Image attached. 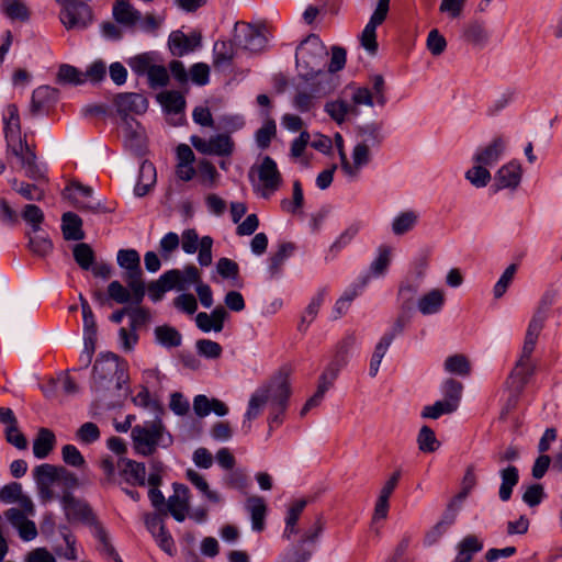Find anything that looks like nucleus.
Returning a JSON list of instances; mask_svg holds the SVG:
<instances>
[{
	"mask_svg": "<svg viewBox=\"0 0 562 562\" xmlns=\"http://www.w3.org/2000/svg\"><path fill=\"white\" fill-rule=\"evenodd\" d=\"M55 435L47 428H41L33 441V453L37 459H45L54 449Z\"/></svg>",
	"mask_w": 562,
	"mask_h": 562,
	"instance_id": "4c0bfd02",
	"label": "nucleus"
},
{
	"mask_svg": "<svg viewBox=\"0 0 562 562\" xmlns=\"http://www.w3.org/2000/svg\"><path fill=\"white\" fill-rule=\"evenodd\" d=\"M114 105L119 115L125 120L131 114L145 113L148 109V101L143 94L123 92L115 95Z\"/></svg>",
	"mask_w": 562,
	"mask_h": 562,
	"instance_id": "4468645a",
	"label": "nucleus"
},
{
	"mask_svg": "<svg viewBox=\"0 0 562 562\" xmlns=\"http://www.w3.org/2000/svg\"><path fill=\"white\" fill-rule=\"evenodd\" d=\"M357 338L355 334H348L345 336L336 347V352L333 360L337 361L342 366H347L350 357V351L356 346Z\"/></svg>",
	"mask_w": 562,
	"mask_h": 562,
	"instance_id": "5fc2aeb1",
	"label": "nucleus"
},
{
	"mask_svg": "<svg viewBox=\"0 0 562 562\" xmlns=\"http://www.w3.org/2000/svg\"><path fill=\"white\" fill-rule=\"evenodd\" d=\"M521 180V167L516 161L504 165L495 175V183L498 190L515 189Z\"/></svg>",
	"mask_w": 562,
	"mask_h": 562,
	"instance_id": "bb28decb",
	"label": "nucleus"
},
{
	"mask_svg": "<svg viewBox=\"0 0 562 562\" xmlns=\"http://www.w3.org/2000/svg\"><path fill=\"white\" fill-rule=\"evenodd\" d=\"M69 475L63 467H56L49 463H43L34 468L33 477L36 486H53L55 482Z\"/></svg>",
	"mask_w": 562,
	"mask_h": 562,
	"instance_id": "5701e85b",
	"label": "nucleus"
},
{
	"mask_svg": "<svg viewBox=\"0 0 562 562\" xmlns=\"http://www.w3.org/2000/svg\"><path fill=\"white\" fill-rule=\"evenodd\" d=\"M61 505L65 510V515L69 521H82L90 528H92L95 524L99 522L91 507L87 503L77 499L70 493L64 494V496L61 497Z\"/></svg>",
	"mask_w": 562,
	"mask_h": 562,
	"instance_id": "f8f14e48",
	"label": "nucleus"
},
{
	"mask_svg": "<svg viewBox=\"0 0 562 562\" xmlns=\"http://www.w3.org/2000/svg\"><path fill=\"white\" fill-rule=\"evenodd\" d=\"M156 182V169L153 164L144 161L139 168L138 181L134 188L137 196H144Z\"/></svg>",
	"mask_w": 562,
	"mask_h": 562,
	"instance_id": "a19ab883",
	"label": "nucleus"
},
{
	"mask_svg": "<svg viewBox=\"0 0 562 562\" xmlns=\"http://www.w3.org/2000/svg\"><path fill=\"white\" fill-rule=\"evenodd\" d=\"M463 502L464 501L459 499L458 497L454 496L448 503L447 508L441 516V519L426 535L425 541L427 544L430 546L435 543L454 524Z\"/></svg>",
	"mask_w": 562,
	"mask_h": 562,
	"instance_id": "dca6fc26",
	"label": "nucleus"
},
{
	"mask_svg": "<svg viewBox=\"0 0 562 562\" xmlns=\"http://www.w3.org/2000/svg\"><path fill=\"white\" fill-rule=\"evenodd\" d=\"M327 57V47L316 34H310L296 47L295 61L299 76L306 82L316 80L313 88L315 93L328 91Z\"/></svg>",
	"mask_w": 562,
	"mask_h": 562,
	"instance_id": "f03ea898",
	"label": "nucleus"
},
{
	"mask_svg": "<svg viewBox=\"0 0 562 562\" xmlns=\"http://www.w3.org/2000/svg\"><path fill=\"white\" fill-rule=\"evenodd\" d=\"M445 369L453 374L468 375L470 372V363L463 355H453L446 359Z\"/></svg>",
	"mask_w": 562,
	"mask_h": 562,
	"instance_id": "e2e57ef3",
	"label": "nucleus"
},
{
	"mask_svg": "<svg viewBox=\"0 0 562 562\" xmlns=\"http://www.w3.org/2000/svg\"><path fill=\"white\" fill-rule=\"evenodd\" d=\"M361 228L362 222L353 221L339 234L329 248V255L333 259L355 239Z\"/></svg>",
	"mask_w": 562,
	"mask_h": 562,
	"instance_id": "c9c22d12",
	"label": "nucleus"
},
{
	"mask_svg": "<svg viewBox=\"0 0 562 562\" xmlns=\"http://www.w3.org/2000/svg\"><path fill=\"white\" fill-rule=\"evenodd\" d=\"M390 346H391L390 338L381 337V339L376 344L374 352L371 357L370 368H369L370 376L374 378L378 374L382 359L385 356Z\"/></svg>",
	"mask_w": 562,
	"mask_h": 562,
	"instance_id": "052dcab7",
	"label": "nucleus"
},
{
	"mask_svg": "<svg viewBox=\"0 0 562 562\" xmlns=\"http://www.w3.org/2000/svg\"><path fill=\"white\" fill-rule=\"evenodd\" d=\"M418 221V214L414 211L400 213L392 222V232L401 236L412 231Z\"/></svg>",
	"mask_w": 562,
	"mask_h": 562,
	"instance_id": "de8ad7c7",
	"label": "nucleus"
},
{
	"mask_svg": "<svg viewBox=\"0 0 562 562\" xmlns=\"http://www.w3.org/2000/svg\"><path fill=\"white\" fill-rule=\"evenodd\" d=\"M234 42L217 41L213 46V64L216 68L228 66L235 57Z\"/></svg>",
	"mask_w": 562,
	"mask_h": 562,
	"instance_id": "37998d69",
	"label": "nucleus"
},
{
	"mask_svg": "<svg viewBox=\"0 0 562 562\" xmlns=\"http://www.w3.org/2000/svg\"><path fill=\"white\" fill-rule=\"evenodd\" d=\"M228 316V313L223 306L215 307L211 314L205 312H201L196 315L195 322L196 326L204 333H209L214 330L216 333L221 331L224 326V321Z\"/></svg>",
	"mask_w": 562,
	"mask_h": 562,
	"instance_id": "a878e982",
	"label": "nucleus"
},
{
	"mask_svg": "<svg viewBox=\"0 0 562 562\" xmlns=\"http://www.w3.org/2000/svg\"><path fill=\"white\" fill-rule=\"evenodd\" d=\"M131 69L138 76L147 75L155 65L154 53H143L128 59Z\"/></svg>",
	"mask_w": 562,
	"mask_h": 562,
	"instance_id": "864d4df0",
	"label": "nucleus"
},
{
	"mask_svg": "<svg viewBox=\"0 0 562 562\" xmlns=\"http://www.w3.org/2000/svg\"><path fill=\"white\" fill-rule=\"evenodd\" d=\"M23 220L32 226V234L40 233L41 224L44 221L42 210L35 204H27L22 213Z\"/></svg>",
	"mask_w": 562,
	"mask_h": 562,
	"instance_id": "338daca9",
	"label": "nucleus"
},
{
	"mask_svg": "<svg viewBox=\"0 0 562 562\" xmlns=\"http://www.w3.org/2000/svg\"><path fill=\"white\" fill-rule=\"evenodd\" d=\"M61 228L65 239L81 240L85 237L81 218L72 213L66 212L61 216Z\"/></svg>",
	"mask_w": 562,
	"mask_h": 562,
	"instance_id": "e433bc0d",
	"label": "nucleus"
},
{
	"mask_svg": "<svg viewBox=\"0 0 562 562\" xmlns=\"http://www.w3.org/2000/svg\"><path fill=\"white\" fill-rule=\"evenodd\" d=\"M116 259L117 265L125 270L124 279L133 292L135 303H140L145 296V284L139 254L135 249H121Z\"/></svg>",
	"mask_w": 562,
	"mask_h": 562,
	"instance_id": "423d86ee",
	"label": "nucleus"
},
{
	"mask_svg": "<svg viewBox=\"0 0 562 562\" xmlns=\"http://www.w3.org/2000/svg\"><path fill=\"white\" fill-rule=\"evenodd\" d=\"M445 303V291L441 289H431L417 300L416 306L422 315L429 316L440 313Z\"/></svg>",
	"mask_w": 562,
	"mask_h": 562,
	"instance_id": "4be33fe9",
	"label": "nucleus"
},
{
	"mask_svg": "<svg viewBox=\"0 0 562 562\" xmlns=\"http://www.w3.org/2000/svg\"><path fill=\"white\" fill-rule=\"evenodd\" d=\"M7 146L8 150L20 160L21 167L25 169V175L29 178L34 180L43 178V173L36 165V156L23 138L16 140L15 144L9 143Z\"/></svg>",
	"mask_w": 562,
	"mask_h": 562,
	"instance_id": "ddd939ff",
	"label": "nucleus"
},
{
	"mask_svg": "<svg viewBox=\"0 0 562 562\" xmlns=\"http://www.w3.org/2000/svg\"><path fill=\"white\" fill-rule=\"evenodd\" d=\"M58 82L81 85L85 82V74L70 65H61L57 74Z\"/></svg>",
	"mask_w": 562,
	"mask_h": 562,
	"instance_id": "680f3d73",
	"label": "nucleus"
},
{
	"mask_svg": "<svg viewBox=\"0 0 562 562\" xmlns=\"http://www.w3.org/2000/svg\"><path fill=\"white\" fill-rule=\"evenodd\" d=\"M295 249L296 246L290 241L279 245L277 252L269 258L268 271L271 278L281 273L284 262L294 254Z\"/></svg>",
	"mask_w": 562,
	"mask_h": 562,
	"instance_id": "72a5a7b5",
	"label": "nucleus"
},
{
	"mask_svg": "<svg viewBox=\"0 0 562 562\" xmlns=\"http://www.w3.org/2000/svg\"><path fill=\"white\" fill-rule=\"evenodd\" d=\"M91 532L98 541V551L102 555L113 559L115 562H123L111 541L109 532L100 521L91 528Z\"/></svg>",
	"mask_w": 562,
	"mask_h": 562,
	"instance_id": "473e14b6",
	"label": "nucleus"
},
{
	"mask_svg": "<svg viewBox=\"0 0 562 562\" xmlns=\"http://www.w3.org/2000/svg\"><path fill=\"white\" fill-rule=\"evenodd\" d=\"M390 262L391 249L389 247L382 246L378 250L376 258L371 262L370 270L376 277L383 276L386 272Z\"/></svg>",
	"mask_w": 562,
	"mask_h": 562,
	"instance_id": "69168bd1",
	"label": "nucleus"
},
{
	"mask_svg": "<svg viewBox=\"0 0 562 562\" xmlns=\"http://www.w3.org/2000/svg\"><path fill=\"white\" fill-rule=\"evenodd\" d=\"M325 111L338 124L345 122L347 115L351 111L356 112V110L351 105L341 100L328 102L325 105Z\"/></svg>",
	"mask_w": 562,
	"mask_h": 562,
	"instance_id": "13d9d810",
	"label": "nucleus"
},
{
	"mask_svg": "<svg viewBox=\"0 0 562 562\" xmlns=\"http://www.w3.org/2000/svg\"><path fill=\"white\" fill-rule=\"evenodd\" d=\"M29 246L34 255L44 257L53 249L52 241L41 232L30 236Z\"/></svg>",
	"mask_w": 562,
	"mask_h": 562,
	"instance_id": "0e129e2a",
	"label": "nucleus"
},
{
	"mask_svg": "<svg viewBox=\"0 0 562 562\" xmlns=\"http://www.w3.org/2000/svg\"><path fill=\"white\" fill-rule=\"evenodd\" d=\"M155 337L158 344L166 348H173L181 345V334L171 326L162 325L155 328Z\"/></svg>",
	"mask_w": 562,
	"mask_h": 562,
	"instance_id": "49530a36",
	"label": "nucleus"
},
{
	"mask_svg": "<svg viewBox=\"0 0 562 562\" xmlns=\"http://www.w3.org/2000/svg\"><path fill=\"white\" fill-rule=\"evenodd\" d=\"M246 508L250 513L251 527L256 531H261L265 527V517L267 506L262 497L251 496L246 502Z\"/></svg>",
	"mask_w": 562,
	"mask_h": 562,
	"instance_id": "58836bf2",
	"label": "nucleus"
},
{
	"mask_svg": "<svg viewBox=\"0 0 562 562\" xmlns=\"http://www.w3.org/2000/svg\"><path fill=\"white\" fill-rule=\"evenodd\" d=\"M372 91L366 87L355 88L351 100L356 105L384 106L387 102L385 95V81L382 75L376 74L371 77Z\"/></svg>",
	"mask_w": 562,
	"mask_h": 562,
	"instance_id": "9d476101",
	"label": "nucleus"
},
{
	"mask_svg": "<svg viewBox=\"0 0 562 562\" xmlns=\"http://www.w3.org/2000/svg\"><path fill=\"white\" fill-rule=\"evenodd\" d=\"M92 189L80 182H71L63 191L64 199L69 200L77 209L88 211L93 214L112 213L114 205H105L102 202L82 201L79 198H91Z\"/></svg>",
	"mask_w": 562,
	"mask_h": 562,
	"instance_id": "1a4fd4ad",
	"label": "nucleus"
},
{
	"mask_svg": "<svg viewBox=\"0 0 562 562\" xmlns=\"http://www.w3.org/2000/svg\"><path fill=\"white\" fill-rule=\"evenodd\" d=\"M233 42L236 46L245 50L259 53L266 48L268 43L266 27L262 25L256 26L246 22H236Z\"/></svg>",
	"mask_w": 562,
	"mask_h": 562,
	"instance_id": "0eeeda50",
	"label": "nucleus"
},
{
	"mask_svg": "<svg viewBox=\"0 0 562 562\" xmlns=\"http://www.w3.org/2000/svg\"><path fill=\"white\" fill-rule=\"evenodd\" d=\"M199 35L188 36L181 31H175L169 35L168 45L173 56H184L200 46Z\"/></svg>",
	"mask_w": 562,
	"mask_h": 562,
	"instance_id": "b1692460",
	"label": "nucleus"
},
{
	"mask_svg": "<svg viewBox=\"0 0 562 562\" xmlns=\"http://www.w3.org/2000/svg\"><path fill=\"white\" fill-rule=\"evenodd\" d=\"M291 394L289 374L285 371L277 372L268 382L261 384L250 395L247 411L244 415L241 428L247 434L251 429V422L258 418L263 408L270 405L271 416L269 418L270 428L274 424L279 425L286 407Z\"/></svg>",
	"mask_w": 562,
	"mask_h": 562,
	"instance_id": "f257e3e1",
	"label": "nucleus"
},
{
	"mask_svg": "<svg viewBox=\"0 0 562 562\" xmlns=\"http://www.w3.org/2000/svg\"><path fill=\"white\" fill-rule=\"evenodd\" d=\"M119 476L131 485L145 486L146 468L144 463L131 460L120 459L117 462Z\"/></svg>",
	"mask_w": 562,
	"mask_h": 562,
	"instance_id": "412c9836",
	"label": "nucleus"
},
{
	"mask_svg": "<svg viewBox=\"0 0 562 562\" xmlns=\"http://www.w3.org/2000/svg\"><path fill=\"white\" fill-rule=\"evenodd\" d=\"M0 501L4 504L18 503L19 506L24 508L30 515L35 514V506L32 498L23 493L22 484L19 482L5 484L0 490Z\"/></svg>",
	"mask_w": 562,
	"mask_h": 562,
	"instance_id": "aec40b11",
	"label": "nucleus"
},
{
	"mask_svg": "<svg viewBox=\"0 0 562 562\" xmlns=\"http://www.w3.org/2000/svg\"><path fill=\"white\" fill-rule=\"evenodd\" d=\"M175 274L176 272H164L158 280L149 283L148 294L154 302L160 301L167 291L172 290L170 281H172L171 277Z\"/></svg>",
	"mask_w": 562,
	"mask_h": 562,
	"instance_id": "09e8293b",
	"label": "nucleus"
},
{
	"mask_svg": "<svg viewBox=\"0 0 562 562\" xmlns=\"http://www.w3.org/2000/svg\"><path fill=\"white\" fill-rule=\"evenodd\" d=\"M190 491L180 483H173V494L167 501L170 515L179 522L184 521L189 514Z\"/></svg>",
	"mask_w": 562,
	"mask_h": 562,
	"instance_id": "f3484780",
	"label": "nucleus"
},
{
	"mask_svg": "<svg viewBox=\"0 0 562 562\" xmlns=\"http://www.w3.org/2000/svg\"><path fill=\"white\" fill-rule=\"evenodd\" d=\"M75 261L82 270H90L94 262V252L90 245L80 243L72 249Z\"/></svg>",
	"mask_w": 562,
	"mask_h": 562,
	"instance_id": "603ef678",
	"label": "nucleus"
},
{
	"mask_svg": "<svg viewBox=\"0 0 562 562\" xmlns=\"http://www.w3.org/2000/svg\"><path fill=\"white\" fill-rule=\"evenodd\" d=\"M258 178L260 184L258 186L257 190L265 199L274 193L282 183V177L277 167V164L269 156H266L258 167Z\"/></svg>",
	"mask_w": 562,
	"mask_h": 562,
	"instance_id": "9b49d317",
	"label": "nucleus"
},
{
	"mask_svg": "<svg viewBox=\"0 0 562 562\" xmlns=\"http://www.w3.org/2000/svg\"><path fill=\"white\" fill-rule=\"evenodd\" d=\"M326 295H327V289L326 288H322L311 299V302L308 303V305L304 310V312H303V314L301 316V319L299 322V325H297V330L299 331L306 333V330L308 329L310 325L316 318V316H317V314L319 312V308H321L322 304L325 301Z\"/></svg>",
	"mask_w": 562,
	"mask_h": 562,
	"instance_id": "c756f323",
	"label": "nucleus"
},
{
	"mask_svg": "<svg viewBox=\"0 0 562 562\" xmlns=\"http://www.w3.org/2000/svg\"><path fill=\"white\" fill-rule=\"evenodd\" d=\"M186 476L204 495V497L209 502L213 504H220L222 502L221 494L216 491L211 490L209 483L199 472L192 469H188L186 472Z\"/></svg>",
	"mask_w": 562,
	"mask_h": 562,
	"instance_id": "c03bdc74",
	"label": "nucleus"
},
{
	"mask_svg": "<svg viewBox=\"0 0 562 562\" xmlns=\"http://www.w3.org/2000/svg\"><path fill=\"white\" fill-rule=\"evenodd\" d=\"M145 526L156 540L159 548L169 555H173L176 548L170 532L166 529L162 518L156 514L145 516Z\"/></svg>",
	"mask_w": 562,
	"mask_h": 562,
	"instance_id": "2eb2a0df",
	"label": "nucleus"
},
{
	"mask_svg": "<svg viewBox=\"0 0 562 562\" xmlns=\"http://www.w3.org/2000/svg\"><path fill=\"white\" fill-rule=\"evenodd\" d=\"M3 123L7 144H15L16 140L22 138L20 115L18 106L15 104L7 105L3 113Z\"/></svg>",
	"mask_w": 562,
	"mask_h": 562,
	"instance_id": "c85d7f7f",
	"label": "nucleus"
},
{
	"mask_svg": "<svg viewBox=\"0 0 562 562\" xmlns=\"http://www.w3.org/2000/svg\"><path fill=\"white\" fill-rule=\"evenodd\" d=\"M463 40L474 47H484L490 40V32L482 21H471L464 25Z\"/></svg>",
	"mask_w": 562,
	"mask_h": 562,
	"instance_id": "cd10ccee",
	"label": "nucleus"
},
{
	"mask_svg": "<svg viewBox=\"0 0 562 562\" xmlns=\"http://www.w3.org/2000/svg\"><path fill=\"white\" fill-rule=\"evenodd\" d=\"M355 134L356 144L352 148L351 157L355 159V167L360 166L362 170L372 160L371 149L379 147L384 139L382 124L371 122L360 125L356 128Z\"/></svg>",
	"mask_w": 562,
	"mask_h": 562,
	"instance_id": "39448f33",
	"label": "nucleus"
},
{
	"mask_svg": "<svg viewBox=\"0 0 562 562\" xmlns=\"http://www.w3.org/2000/svg\"><path fill=\"white\" fill-rule=\"evenodd\" d=\"M506 148V142L503 137H495L490 144L480 147L474 154L472 160L486 168L495 166L502 158Z\"/></svg>",
	"mask_w": 562,
	"mask_h": 562,
	"instance_id": "6ab92c4d",
	"label": "nucleus"
},
{
	"mask_svg": "<svg viewBox=\"0 0 562 562\" xmlns=\"http://www.w3.org/2000/svg\"><path fill=\"white\" fill-rule=\"evenodd\" d=\"M483 549L482 541L474 535L464 537L458 544V553L453 561L471 562L473 554Z\"/></svg>",
	"mask_w": 562,
	"mask_h": 562,
	"instance_id": "79ce46f5",
	"label": "nucleus"
},
{
	"mask_svg": "<svg viewBox=\"0 0 562 562\" xmlns=\"http://www.w3.org/2000/svg\"><path fill=\"white\" fill-rule=\"evenodd\" d=\"M113 382L116 389H122L127 382L126 363L114 353L100 356L93 366L92 387L102 391Z\"/></svg>",
	"mask_w": 562,
	"mask_h": 562,
	"instance_id": "20e7f679",
	"label": "nucleus"
},
{
	"mask_svg": "<svg viewBox=\"0 0 562 562\" xmlns=\"http://www.w3.org/2000/svg\"><path fill=\"white\" fill-rule=\"evenodd\" d=\"M544 324V316L540 313H537L532 316L531 321L529 322L525 341L521 350L520 358L517 362V367H527L528 362L531 358V355L535 350L538 337L543 328Z\"/></svg>",
	"mask_w": 562,
	"mask_h": 562,
	"instance_id": "a211bd4d",
	"label": "nucleus"
},
{
	"mask_svg": "<svg viewBox=\"0 0 562 562\" xmlns=\"http://www.w3.org/2000/svg\"><path fill=\"white\" fill-rule=\"evenodd\" d=\"M369 277H366L359 286H353L347 290L335 303L333 313L334 318L337 319L346 314L351 302L359 295L361 289L368 283Z\"/></svg>",
	"mask_w": 562,
	"mask_h": 562,
	"instance_id": "a18cd8bd",
	"label": "nucleus"
},
{
	"mask_svg": "<svg viewBox=\"0 0 562 562\" xmlns=\"http://www.w3.org/2000/svg\"><path fill=\"white\" fill-rule=\"evenodd\" d=\"M463 386L459 381L448 379L442 386L443 401L454 411L458 409Z\"/></svg>",
	"mask_w": 562,
	"mask_h": 562,
	"instance_id": "8fccbe9b",
	"label": "nucleus"
},
{
	"mask_svg": "<svg viewBox=\"0 0 562 562\" xmlns=\"http://www.w3.org/2000/svg\"><path fill=\"white\" fill-rule=\"evenodd\" d=\"M198 170L202 184L210 188L215 187L220 175L211 161L205 159L201 160Z\"/></svg>",
	"mask_w": 562,
	"mask_h": 562,
	"instance_id": "774afa93",
	"label": "nucleus"
},
{
	"mask_svg": "<svg viewBox=\"0 0 562 562\" xmlns=\"http://www.w3.org/2000/svg\"><path fill=\"white\" fill-rule=\"evenodd\" d=\"M191 145L203 155L229 157L235 150L233 138L226 133L211 136L209 139L198 135L190 137Z\"/></svg>",
	"mask_w": 562,
	"mask_h": 562,
	"instance_id": "6e6552de",
	"label": "nucleus"
},
{
	"mask_svg": "<svg viewBox=\"0 0 562 562\" xmlns=\"http://www.w3.org/2000/svg\"><path fill=\"white\" fill-rule=\"evenodd\" d=\"M499 475L502 483L499 486L498 496L501 501L507 502L512 497L514 487L518 484L519 472L515 465H508L499 471Z\"/></svg>",
	"mask_w": 562,
	"mask_h": 562,
	"instance_id": "f704fd0d",
	"label": "nucleus"
},
{
	"mask_svg": "<svg viewBox=\"0 0 562 562\" xmlns=\"http://www.w3.org/2000/svg\"><path fill=\"white\" fill-rule=\"evenodd\" d=\"M418 448L422 452L430 453L436 451L440 442L437 440L436 435L428 426H423L417 436Z\"/></svg>",
	"mask_w": 562,
	"mask_h": 562,
	"instance_id": "6e6d98bb",
	"label": "nucleus"
},
{
	"mask_svg": "<svg viewBox=\"0 0 562 562\" xmlns=\"http://www.w3.org/2000/svg\"><path fill=\"white\" fill-rule=\"evenodd\" d=\"M334 142L338 151L341 171L350 181L358 180L360 177L361 168L360 166L355 167V159L352 157L351 159H348L345 150V142L341 134L336 133Z\"/></svg>",
	"mask_w": 562,
	"mask_h": 562,
	"instance_id": "2f4dec72",
	"label": "nucleus"
},
{
	"mask_svg": "<svg viewBox=\"0 0 562 562\" xmlns=\"http://www.w3.org/2000/svg\"><path fill=\"white\" fill-rule=\"evenodd\" d=\"M160 101L167 112L175 114L181 113L186 105L184 98L177 91L161 93Z\"/></svg>",
	"mask_w": 562,
	"mask_h": 562,
	"instance_id": "bf43d9fd",
	"label": "nucleus"
},
{
	"mask_svg": "<svg viewBox=\"0 0 562 562\" xmlns=\"http://www.w3.org/2000/svg\"><path fill=\"white\" fill-rule=\"evenodd\" d=\"M465 179L475 188H484L488 184L492 177L488 168L474 162L473 167L465 172Z\"/></svg>",
	"mask_w": 562,
	"mask_h": 562,
	"instance_id": "3c124183",
	"label": "nucleus"
},
{
	"mask_svg": "<svg viewBox=\"0 0 562 562\" xmlns=\"http://www.w3.org/2000/svg\"><path fill=\"white\" fill-rule=\"evenodd\" d=\"M113 16L119 23L131 26L140 20V12L130 2L121 0L113 7Z\"/></svg>",
	"mask_w": 562,
	"mask_h": 562,
	"instance_id": "ea45409f",
	"label": "nucleus"
},
{
	"mask_svg": "<svg viewBox=\"0 0 562 562\" xmlns=\"http://www.w3.org/2000/svg\"><path fill=\"white\" fill-rule=\"evenodd\" d=\"M3 12L11 20L27 21L30 11L21 0H4Z\"/></svg>",
	"mask_w": 562,
	"mask_h": 562,
	"instance_id": "4d7b16f0",
	"label": "nucleus"
},
{
	"mask_svg": "<svg viewBox=\"0 0 562 562\" xmlns=\"http://www.w3.org/2000/svg\"><path fill=\"white\" fill-rule=\"evenodd\" d=\"M167 272H176V274L171 277L172 281H170V284L172 285V290L179 292L187 291L192 285H196L201 280V272L193 265L186 266L182 270L171 269Z\"/></svg>",
	"mask_w": 562,
	"mask_h": 562,
	"instance_id": "393cba45",
	"label": "nucleus"
},
{
	"mask_svg": "<svg viewBox=\"0 0 562 562\" xmlns=\"http://www.w3.org/2000/svg\"><path fill=\"white\" fill-rule=\"evenodd\" d=\"M131 437L135 451L144 457L154 454L158 448L167 449L173 442L172 436L160 419L134 426Z\"/></svg>",
	"mask_w": 562,
	"mask_h": 562,
	"instance_id": "7ed1b4c3",
	"label": "nucleus"
},
{
	"mask_svg": "<svg viewBox=\"0 0 562 562\" xmlns=\"http://www.w3.org/2000/svg\"><path fill=\"white\" fill-rule=\"evenodd\" d=\"M57 99V90L48 87V86H41L36 88L32 93L31 104H30V112L32 115H38L42 113L45 108L56 101Z\"/></svg>",
	"mask_w": 562,
	"mask_h": 562,
	"instance_id": "7c9ffc66",
	"label": "nucleus"
}]
</instances>
